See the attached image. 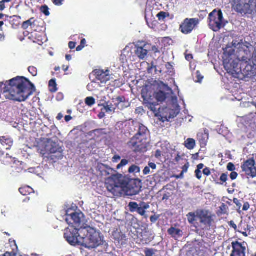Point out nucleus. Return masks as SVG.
<instances>
[{"label": "nucleus", "instance_id": "obj_1", "mask_svg": "<svg viewBox=\"0 0 256 256\" xmlns=\"http://www.w3.org/2000/svg\"><path fill=\"white\" fill-rule=\"evenodd\" d=\"M34 90V84L24 76H16L5 83L0 82V98L2 99L24 102Z\"/></svg>", "mask_w": 256, "mask_h": 256}, {"label": "nucleus", "instance_id": "obj_2", "mask_svg": "<svg viewBox=\"0 0 256 256\" xmlns=\"http://www.w3.org/2000/svg\"><path fill=\"white\" fill-rule=\"evenodd\" d=\"M105 186L108 190L116 196H121L123 194L128 196H136L141 191L142 187L139 179H130L120 174L106 178Z\"/></svg>", "mask_w": 256, "mask_h": 256}, {"label": "nucleus", "instance_id": "obj_3", "mask_svg": "<svg viewBox=\"0 0 256 256\" xmlns=\"http://www.w3.org/2000/svg\"><path fill=\"white\" fill-rule=\"evenodd\" d=\"M238 58L241 60L242 72L248 76L256 74V48L249 42L244 44L238 50Z\"/></svg>", "mask_w": 256, "mask_h": 256}, {"label": "nucleus", "instance_id": "obj_4", "mask_svg": "<svg viewBox=\"0 0 256 256\" xmlns=\"http://www.w3.org/2000/svg\"><path fill=\"white\" fill-rule=\"evenodd\" d=\"M82 232H84V234L86 232V235L82 238L80 246L90 248H96L103 244L104 237L96 229L90 226H86L84 228Z\"/></svg>", "mask_w": 256, "mask_h": 256}, {"label": "nucleus", "instance_id": "obj_5", "mask_svg": "<svg viewBox=\"0 0 256 256\" xmlns=\"http://www.w3.org/2000/svg\"><path fill=\"white\" fill-rule=\"evenodd\" d=\"M232 7L242 15L252 14L256 6V0H234Z\"/></svg>", "mask_w": 256, "mask_h": 256}, {"label": "nucleus", "instance_id": "obj_6", "mask_svg": "<svg viewBox=\"0 0 256 256\" xmlns=\"http://www.w3.org/2000/svg\"><path fill=\"white\" fill-rule=\"evenodd\" d=\"M223 21V14L220 10L215 9L208 15V26L214 32H218L224 26Z\"/></svg>", "mask_w": 256, "mask_h": 256}, {"label": "nucleus", "instance_id": "obj_7", "mask_svg": "<svg viewBox=\"0 0 256 256\" xmlns=\"http://www.w3.org/2000/svg\"><path fill=\"white\" fill-rule=\"evenodd\" d=\"M240 62H241V60L238 59V53L236 58H232V55L228 56L225 55L224 58L223 64L224 69L228 74H234L242 72V67L239 66Z\"/></svg>", "mask_w": 256, "mask_h": 256}, {"label": "nucleus", "instance_id": "obj_8", "mask_svg": "<svg viewBox=\"0 0 256 256\" xmlns=\"http://www.w3.org/2000/svg\"><path fill=\"white\" fill-rule=\"evenodd\" d=\"M196 216L200 220V228L202 230H208L212 226L214 219L211 212L206 210H198Z\"/></svg>", "mask_w": 256, "mask_h": 256}, {"label": "nucleus", "instance_id": "obj_9", "mask_svg": "<svg viewBox=\"0 0 256 256\" xmlns=\"http://www.w3.org/2000/svg\"><path fill=\"white\" fill-rule=\"evenodd\" d=\"M82 230L70 226V228H68L65 230L64 233V238L72 246H80L82 238L83 237L80 236L78 232L80 231V233H84V232H82Z\"/></svg>", "mask_w": 256, "mask_h": 256}, {"label": "nucleus", "instance_id": "obj_10", "mask_svg": "<svg viewBox=\"0 0 256 256\" xmlns=\"http://www.w3.org/2000/svg\"><path fill=\"white\" fill-rule=\"evenodd\" d=\"M128 148L135 153H144L148 150L147 138L132 137L127 144Z\"/></svg>", "mask_w": 256, "mask_h": 256}, {"label": "nucleus", "instance_id": "obj_11", "mask_svg": "<svg viewBox=\"0 0 256 256\" xmlns=\"http://www.w3.org/2000/svg\"><path fill=\"white\" fill-rule=\"evenodd\" d=\"M84 214L82 212H74L67 214L66 221L71 226L80 230L84 229Z\"/></svg>", "mask_w": 256, "mask_h": 256}, {"label": "nucleus", "instance_id": "obj_12", "mask_svg": "<svg viewBox=\"0 0 256 256\" xmlns=\"http://www.w3.org/2000/svg\"><path fill=\"white\" fill-rule=\"evenodd\" d=\"M142 98L143 99V104L148 108L155 112L156 111V106H158L154 94L148 90H142Z\"/></svg>", "mask_w": 256, "mask_h": 256}, {"label": "nucleus", "instance_id": "obj_13", "mask_svg": "<svg viewBox=\"0 0 256 256\" xmlns=\"http://www.w3.org/2000/svg\"><path fill=\"white\" fill-rule=\"evenodd\" d=\"M199 22L200 20L197 18H186L180 24L179 30L184 34H190Z\"/></svg>", "mask_w": 256, "mask_h": 256}, {"label": "nucleus", "instance_id": "obj_14", "mask_svg": "<svg viewBox=\"0 0 256 256\" xmlns=\"http://www.w3.org/2000/svg\"><path fill=\"white\" fill-rule=\"evenodd\" d=\"M241 168L248 177L251 178L256 177V162L254 158H249L244 161L242 164Z\"/></svg>", "mask_w": 256, "mask_h": 256}, {"label": "nucleus", "instance_id": "obj_15", "mask_svg": "<svg viewBox=\"0 0 256 256\" xmlns=\"http://www.w3.org/2000/svg\"><path fill=\"white\" fill-rule=\"evenodd\" d=\"M156 116L159 117L162 121H168L170 119L173 118L176 116L178 114L176 112L173 110L167 107L159 108L156 109V111L154 112Z\"/></svg>", "mask_w": 256, "mask_h": 256}, {"label": "nucleus", "instance_id": "obj_16", "mask_svg": "<svg viewBox=\"0 0 256 256\" xmlns=\"http://www.w3.org/2000/svg\"><path fill=\"white\" fill-rule=\"evenodd\" d=\"M110 71L108 70H95L93 71V74L96 76L97 80L100 82L101 83L106 84L110 80Z\"/></svg>", "mask_w": 256, "mask_h": 256}, {"label": "nucleus", "instance_id": "obj_17", "mask_svg": "<svg viewBox=\"0 0 256 256\" xmlns=\"http://www.w3.org/2000/svg\"><path fill=\"white\" fill-rule=\"evenodd\" d=\"M232 250L230 256H246V248L242 243L238 241L232 242Z\"/></svg>", "mask_w": 256, "mask_h": 256}, {"label": "nucleus", "instance_id": "obj_18", "mask_svg": "<svg viewBox=\"0 0 256 256\" xmlns=\"http://www.w3.org/2000/svg\"><path fill=\"white\" fill-rule=\"evenodd\" d=\"M0 144L6 150H10L13 145L14 140L8 135L1 136H0Z\"/></svg>", "mask_w": 256, "mask_h": 256}, {"label": "nucleus", "instance_id": "obj_19", "mask_svg": "<svg viewBox=\"0 0 256 256\" xmlns=\"http://www.w3.org/2000/svg\"><path fill=\"white\" fill-rule=\"evenodd\" d=\"M144 44L142 46L136 45L134 47V54L140 60H144L147 56L148 50L144 48L146 46Z\"/></svg>", "mask_w": 256, "mask_h": 256}, {"label": "nucleus", "instance_id": "obj_20", "mask_svg": "<svg viewBox=\"0 0 256 256\" xmlns=\"http://www.w3.org/2000/svg\"><path fill=\"white\" fill-rule=\"evenodd\" d=\"M148 132V128L142 124H138V132L134 137L140 138H146V134Z\"/></svg>", "mask_w": 256, "mask_h": 256}, {"label": "nucleus", "instance_id": "obj_21", "mask_svg": "<svg viewBox=\"0 0 256 256\" xmlns=\"http://www.w3.org/2000/svg\"><path fill=\"white\" fill-rule=\"evenodd\" d=\"M0 161L5 165L14 164L16 162L15 158H12L8 154H4V153L0 156Z\"/></svg>", "mask_w": 256, "mask_h": 256}, {"label": "nucleus", "instance_id": "obj_22", "mask_svg": "<svg viewBox=\"0 0 256 256\" xmlns=\"http://www.w3.org/2000/svg\"><path fill=\"white\" fill-rule=\"evenodd\" d=\"M168 233L172 238L175 239L182 237L183 235L182 231L181 230L176 228L172 226L168 229Z\"/></svg>", "mask_w": 256, "mask_h": 256}, {"label": "nucleus", "instance_id": "obj_23", "mask_svg": "<svg viewBox=\"0 0 256 256\" xmlns=\"http://www.w3.org/2000/svg\"><path fill=\"white\" fill-rule=\"evenodd\" d=\"M150 208L148 203H146L144 202H140L136 210V212L142 216H143L146 214V210Z\"/></svg>", "mask_w": 256, "mask_h": 256}, {"label": "nucleus", "instance_id": "obj_24", "mask_svg": "<svg viewBox=\"0 0 256 256\" xmlns=\"http://www.w3.org/2000/svg\"><path fill=\"white\" fill-rule=\"evenodd\" d=\"M46 148L50 154H56L57 152H60L61 148L56 142H52L50 144L47 145Z\"/></svg>", "mask_w": 256, "mask_h": 256}, {"label": "nucleus", "instance_id": "obj_25", "mask_svg": "<svg viewBox=\"0 0 256 256\" xmlns=\"http://www.w3.org/2000/svg\"><path fill=\"white\" fill-rule=\"evenodd\" d=\"M46 41V38L42 33L37 32L34 34V42L42 46Z\"/></svg>", "mask_w": 256, "mask_h": 256}, {"label": "nucleus", "instance_id": "obj_26", "mask_svg": "<svg viewBox=\"0 0 256 256\" xmlns=\"http://www.w3.org/2000/svg\"><path fill=\"white\" fill-rule=\"evenodd\" d=\"M20 16H14L10 17L9 22L12 28H16L19 26L20 24Z\"/></svg>", "mask_w": 256, "mask_h": 256}, {"label": "nucleus", "instance_id": "obj_27", "mask_svg": "<svg viewBox=\"0 0 256 256\" xmlns=\"http://www.w3.org/2000/svg\"><path fill=\"white\" fill-rule=\"evenodd\" d=\"M208 137V134L206 133H199L198 134V139L201 147H204L206 146Z\"/></svg>", "mask_w": 256, "mask_h": 256}, {"label": "nucleus", "instance_id": "obj_28", "mask_svg": "<svg viewBox=\"0 0 256 256\" xmlns=\"http://www.w3.org/2000/svg\"><path fill=\"white\" fill-rule=\"evenodd\" d=\"M154 94L158 103V102H164L167 97L166 94L160 90L154 92Z\"/></svg>", "mask_w": 256, "mask_h": 256}, {"label": "nucleus", "instance_id": "obj_29", "mask_svg": "<svg viewBox=\"0 0 256 256\" xmlns=\"http://www.w3.org/2000/svg\"><path fill=\"white\" fill-rule=\"evenodd\" d=\"M145 19L147 24L150 28L154 30L157 28L158 25V22L154 18V20L152 19L149 20L147 17V15L146 14Z\"/></svg>", "mask_w": 256, "mask_h": 256}, {"label": "nucleus", "instance_id": "obj_30", "mask_svg": "<svg viewBox=\"0 0 256 256\" xmlns=\"http://www.w3.org/2000/svg\"><path fill=\"white\" fill-rule=\"evenodd\" d=\"M184 146L188 150H191L194 148L196 146V141L192 138H188L184 142Z\"/></svg>", "mask_w": 256, "mask_h": 256}, {"label": "nucleus", "instance_id": "obj_31", "mask_svg": "<svg viewBox=\"0 0 256 256\" xmlns=\"http://www.w3.org/2000/svg\"><path fill=\"white\" fill-rule=\"evenodd\" d=\"M48 88L50 91L52 92H55L57 91V84L55 80L52 79L49 81Z\"/></svg>", "mask_w": 256, "mask_h": 256}, {"label": "nucleus", "instance_id": "obj_32", "mask_svg": "<svg viewBox=\"0 0 256 256\" xmlns=\"http://www.w3.org/2000/svg\"><path fill=\"white\" fill-rule=\"evenodd\" d=\"M102 106L104 108L102 109V111L104 110L106 112H114L116 110V108L114 107V106L112 104H108V102H106L105 104H102Z\"/></svg>", "mask_w": 256, "mask_h": 256}, {"label": "nucleus", "instance_id": "obj_33", "mask_svg": "<svg viewBox=\"0 0 256 256\" xmlns=\"http://www.w3.org/2000/svg\"><path fill=\"white\" fill-rule=\"evenodd\" d=\"M19 192L23 196H27L32 192V189L28 186H24L20 188Z\"/></svg>", "mask_w": 256, "mask_h": 256}, {"label": "nucleus", "instance_id": "obj_34", "mask_svg": "<svg viewBox=\"0 0 256 256\" xmlns=\"http://www.w3.org/2000/svg\"><path fill=\"white\" fill-rule=\"evenodd\" d=\"M169 16V13H167L163 11L160 12L156 15V17L158 18L160 21H164L166 18V17H168Z\"/></svg>", "mask_w": 256, "mask_h": 256}, {"label": "nucleus", "instance_id": "obj_35", "mask_svg": "<svg viewBox=\"0 0 256 256\" xmlns=\"http://www.w3.org/2000/svg\"><path fill=\"white\" fill-rule=\"evenodd\" d=\"M186 217L188 222L190 224H193L196 220V218L197 216L196 214L194 212H191L186 214Z\"/></svg>", "mask_w": 256, "mask_h": 256}, {"label": "nucleus", "instance_id": "obj_36", "mask_svg": "<svg viewBox=\"0 0 256 256\" xmlns=\"http://www.w3.org/2000/svg\"><path fill=\"white\" fill-rule=\"evenodd\" d=\"M138 204L136 202H130L128 204V206L129 208V210L131 212H136Z\"/></svg>", "mask_w": 256, "mask_h": 256}, {"label": "nucleus", "instance_id": "obj_37", "mask_svg": "<svg viewBox=\"0 0 256 256\" xmlns=\"http://www.w3.org/2000/svg\"><path fill=\"white\" fill-rule=\"evenodd\" d=\"M228 209V206L224 203H222L219 207L218 212L220 214H227Z\"/></svg>", "mask_w": 256, "mask_h": 256}, {"label": "nucleus", "instance_id": "obj_38", "mask_svg": "<svg viewBox=\"0 0 256 256\" xmlns=\"http://www.w3.org/2000/svg\"><path fill=\"white\" fill-rule=\"evenodd\" d=\"M85 103L87 106H92L96 103V100L92 96L87 97L85 99Z\"/></svg>", "mask_w": 256, "mask_h": 256}, {"label": "nucleus", "instance_id": "obj_39", "mask_svg": "<svg viewBox=\"0 0 256 256\" xmlns=\"http://www.w3.org/2000/svg\"><path fill=\"white\" fill-rule=\"evenodd\" d=\"M128 172L130 173H138L140 172V168L139 166L133 164L129 168Z\"/></svg>", "mask_w": 256, "mask_h": 256}, {"label": "nucleus", "instance_id": "obj_40", "mask_svg": "<svg viewBox=\"0 0 256 256\" xmlns=\"http://www.w3.org/2000/svg\"><path fill=\"white\" fill-rule=\"evenodd\" d=\"M104 130H105V129H104V128L96 129V130H94L88 133V136H92L93 133L97 132L98 134V136H102L103 134H106V133L104 132Z\"/></svg>", "mask_w": 256, "mask_h": 256}, {"label": "nucleus", "instance_id": "obj_41", "mask_svg": "<svg viewBox=\"0 0 256 256\" xmlns=\"http://www.w3.org/2000/svg\"><path fill=\"white\" fill-rule=\"evenodd\" d=\"M33 20L34 18H32L26 22H24L22 24V28L24 30L27 29L30 26H31L33 22H32V20Z\"/></svg>", "mask_w": 256, "mask_h": 256}, {"label": "nucleus", "instance_id": "obj_42", "mask_svg": "<svg viewBox=\"0 0 256 256\" xmlns=\"http://www.w3.org/2000/svg\"><path fill=\"white\" fill-rule=\"evenodd\" d=\"M40 12L46 16H48L50 14L49 8L46 5L42 6L40 8Z\"/></svg>", "mask_w": 256, "mask_h": 256}, {"label": "nucleus", "instance_id": "obj_43", "mask_svg": "<svg viewBox=\"0 0 256 256\" xmlns=\"http://www.w3.org/2000/svg\"><path fill=\"white\" fill-rule=\"evenodd\" d=\"M29 72L33 76H36L38 74V70L34 66H30L28 68Z\"/></svg>", "mask_w": 256, "mask_h": 256}, {"label": "nucleus", "instance_id": "obj_44", "mask_svg": "<svg viewBox=\"0 0 256 256\" xmlns=\"http://www.w3.org/2000/svg\"><path fill=\"white\" fill-rule=\"evenodd\" d=\"M233 202L237 206V211L238 212H240V208L242 207V204L239 200L237 198H234Z\"/></svg>", "mask_w": 256, "mask_h": 256}, {"label": "nucleus", "instance_id": "obj_45", "mask_svg": "<svg viewBox=\"0 0 256 256\" xmlns=\"http://www.w3.org/2000/svg\"><path fill=\"white\" fill-rule=\"evenodd\" d=\"M128 163V160L126 159H123L116 166V169L118 170L123 166H126Z\"/></svg>", "mask_w": 256, "mask_h": 256}, {"label": "nucleus", "instance_id": "obj_46", "mask_svg": "<svg viewBox=\"0 0 256 256\" xmlns=\"http://www.w3.org/2000/svg\"><path fill=\"white\" fill-rule=\"evenodd\" d=\"M220 180L221 182L220 184H223L228 180V174L224 173L222 174L220 176Z\"/></svg>", "mask_w": 256, "mask_h": 256}, {"label": "nucleus", "instance_id": "obj_47", "mask_svg": "<svg viewBox=\"0 0 256 256\" xmlns=\"http://www.w3.org/2000/svg\"><path fill=\"white\" fill-rule=\"evenodd\" d=\"M116 100L117 101V103L115 104V105L118 107L121 102H125V98L124 96H118L116 98Z\"/></svg>", "mask_w": 256, "mask_h": 256}, {"label": "nucleus", "instance_id": "obj_48", "mask_svg": "<svg viewBox=\"0 0 256 256\" xmlns=\"http://www.w3.org/2000/svg\"><path fill=\"white\" fill-rule=\"evenodd\" d=\"M226 168L230 172H234L236 169L235 166L232 162H229L227 165Z\"/></svg>", "mask_w": 256, "mask_h": 256}, {"label": "nucleus", "instance_id": "obj_49", "mask_svg": "<svg viewBox=\"0 0 256 256\" xmlns=\"http://www.w3.org/2000/svg\"><path fill=\"white\" fill-rule=\"evenodd\" d=\"M196 177L200 180L202 178V174L200 170L196 169L194 172Z\"/></svg>", "mask_w": 256, "mask_h": 256}, {"label": "nucleus", "instance_id": "obj_50", "mask_svg": "<svg viewBox=\"0 0 256 256\" xmlns=\"http://www.w3.org/2000/svg\"><path fill=\"white\" fill-rule=\"evenodd\" d=\"M202 174L206 176H209L211 174L210 170L209 168L206 167L202 170Z\"/></svg>", "mask_w": 256, "mask_h": 256}, {"label": "nucleus", "instance_id": "obj_51", "mask_svg": "<svg viewBox=\"0 0 256 256\" xmlns=\"http://www.w3.org/2000/svg\"><path fill=\"white\" fill-rule=\"evenodd\" d=\"M196 78H197V82H201L204 76H202L200 72L197 71L196 72Z\"/></svg>", "mask_w": 256, "mask_h": 256}, {"label": "nucleus", "instance_id": "obj_52", "mask_svg": "<svg viewBox=\"0 0 256 256\" xmlns=\"http://www.w3.org/2000/svg\"><path fill=\"white\" fill-rule=\"evenodd\" d=\"M64 0H52L54 4L57 6H62Z\"/></svg>", "mask_w": 256, "mask_h": 256}, {"label": "nucleus", "instance_id": "obj_53", "mask_svg": "<svg viewBox=\"0 0 256 256\" xmlns=\"http://www.w3.org/2000/svg\"><path fill=\"white\" fill-rule=\"evenodd\" d=\"M146 256H153L154 252L152 249L146 250L144 252Z\"/></svg>", "mask_w": 256, "mask_h": 256}, {"label": "nucleus", "instance_id": "obj_54", "mask_svg": "<svg viewBox=\"0 0 256 256\" xmlns=\"http://www.w3.org/2000/svg\"><path fill=\"white\" fill-rule=\"evenodd\" d=\"M190 166L189 163L186 162L182 167V172L184 173H186L188 172V168Z\"/></svg>", "mask_w": 256, "mask_h": 256}, {"label": "nucleus", "instance_id": "obj_55", "mask_svg": "<svg viewBox=\"0 0 256 256\" xmlns=\"http://www.w3.org/2000/svg\"><path fill=\"white\" fill-rule=\"evenodd\" d=\"M238 173L236 172H232L231 174H230V178L232 180H236L238 177Z\"/></svg>", "mask_w": 256, "mask_h": 256}, {"label": "nucleus", "instance_id": "obj_56", "mask_svg": "<svg viewBox=\"0 0 256 256\" xmlns=\"http://www.w3.org/2000/svg\"><path fill=\"white\" fill-rule=\"evenodd\" d=\"M166 68L168 70V71L170 72L172 70H173V66L172 64V63L168 62H167L166 65Z\"/></svg>", "mask_w": 256, "mask_h": 256}, {"label": "nucleus", "instance_id": "obj_57", "mask_svg": "<svg viewBox=\"0 0 256 256\" xmlns=\"http://www.w3.org/2000/svg\"><path fill=\"white\" fill-rule=\"evenodd\" d=\"M250 206L248 202H244L243 207H242V210L244 211H246L250 208Z\"/></svg>", "mask_w": 256, "mask_h": 256}, {"label": "nucleus", "instance_id": "obj_58", "mask_svg": "<svg viewBox=\"0 0 256 256\" xmlns=\"http://www.w3.org/2000/svg\"><path fill=\"white\" fill-rule=\"evenodd\" d=\"M121 158L119 155H115L112 158V161L113 162H117L118 160H120Z\"/></svg>", "mask_w": 256, "mask_h": 256}, {"label": "nucleus", "instance_id": "obj_59", "mask_svg": "<svg viewBox=\"0 0 256 256\" xmlns=\"http://www.w3.org/2000/svg\"><path fill=\"white\" fill-rule=\"evenodd\" d=\"M158 216L154 215L150 217V220L152 223H155L158 220Z\"/></svg>", "mask_w": 256, "mask_h": 256}, {"label": "nucleus", "instance_id": "obj_60", "mask_svg": "<svg viewBox=\"0 0 256 256\" xmlns=\"http://www.w3.org/2000/svg\"><path fill=\"white\" fill-rule=\"evenodd\" d=\"M150 168L148 166H146L144 168V170H143V174L144 175H147V174H149L150 173Z\"/></svg>", "mask_w": 256, "mask_h": 256}, {"label": "nucleus", "instance_id": "obj_61", "mask_svg": "<svg viewBox=\"0 0 256 256\" xmlns=\"http://www.w3.org/2000/svg\"><path fill=\"white\" fill-rule=\"evenodd\" d=\"M76 43L73 42H70L68 43V47L70 50L74 49L76 47Z\"/></svg>", "mask_w": 256, "mask_h": 256}, {"label": "nucleus", "instance_id": "obj_62", "mask_svg": "<svg viewBox=\"0 0 256 256\" xmlns=\"http://www.w3.org/2000/svg\"><path fill=\"white\" fill-rule=\"evenodd\" d=\"M5 3L2 0L0 1V10L2 11L6 8Z\"/></svg>", "mask_w": 256, "mask_h": 256}, {"label": "nucleus", "instance_id": "obj_63", "mask_svg": "<svg viewBox=\"0 0 256 256\" xmlns=\"http://www.w3.org/2000/svg\"><path fill=\"white\" fill-rule=\"evenodd\" d=\"M152 51L154 54L159 53L160 52L158 48L155 46H154L152 47Z\"/></svg>", "mask_w": 256, "mask_h": 256}, {"label": "nucleus", "instance_id": "obj_64", "mask_svg": "<svg viewBox=\"0 0 256 256\" xmlns=\"http://www.w3.org/2000/svg\"><path fill=\"white\" fill-rule=\"evenodd\" d=\"M148 165V166L150 167V168H152V170H155L156 168V164L154 162H149Z\"/></svg>", "mask_w": 256, "mask_h": 256}]
</instances>
